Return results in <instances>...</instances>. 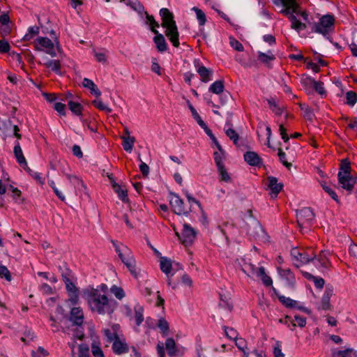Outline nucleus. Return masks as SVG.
<instances>
[{
	"label": "nucleus",
	"mask_w": 357,
	"mask_h": 357,
	"mask_svg": "<svg viewBox=\"0 0 357 357\" xmlns=\"http://www.w3.org/2000/svg\"><path fill=\"white\" fill-rule=\"evenodd\" d=\"M88 303L92 311L99 314H112L117 306V302L101 294L98 289H93L88 298Z\"/></svg>",
	"instance_id": "nucleus-1"
},
{
	"label": "nucleus",
	"mask_w": 357,
	"mask_h": 357,
	"mask_svg": "<svg viewBox=\"0 0 357 357\" xmlns=\"http://www.w3.org/2000/svg\"><path fill=\"white\" fill-rule=\"evenodd\" d=\"M160 15L162 18V26L166 29L165 35L172 43V45L178 47L179 43V33L174 19V15L169 11L168 8H161L160 10Z\"/></svg>",
	"instance_id": "nucleus-2"
},
{
	"label": "nucleus",
	"mask_w": 357,
	"mask_h": 357,
	"mask_svg": "<svg viewBox=\"0 0 357 357\" xmlns=\"http://www.w3.org/2000/svg\"><path fill=\"white\" fill-rule=\"evenodd\" d=\"M334 23L335 17L333 15H325L320 18L319 22L314 24L312 31L327 37L330 32L333 30Z\"/></svg>",
	"instance_id": "nucleus-3"
},
{
	"label": "nucleus",
	"mask_w": 357,
	"mask_h": 357,
	"mask_svg": "<svg viewBox=\"0 0 357 357\" xmlns=\"http://www.w3.org/2000/svg\"><path fill=\"white\" fill-rule=\"evenodd\" d=\"M297 222L300 227L309 229L314 219V213L310 207H305L296 212Z\"/></svg>",
	"instance_id": "nucleus-4"
},
{
	"label": "nucleus",
	"mask_w": 357,
	"mask_h": 357,
	"mask_svg": "<svg viewBox=\"0 0 357 357\" xmlns=\"http://www.w3.org/2000/svg\"><path fill=\"white\" fill-rule=\"evenodd\" d=\"M291 255L301 264H308L316 259L317 257V255L310 248L302 252L298 248H293L291 250Z\"/></svg>",
	"instance_id": "nucleus-5"
},
{
	"label": "nucleus",
	"mask_w": 357,
	"mask_h": 357,
	"mask_svg": "<svg viewBox=\"0 0 357 357\" xmlns=\"http://www.w3.org/2000/svg\"><path fill=\"white\" fill-rule=\"evenodd\" d=\"M170 195L171 199L169 204L173 211L178 215H188L191 211L190 207H185L183 199H181L177 194L171 192Z\"/></svg>",
	"instance_id": "nucleus-6"
},
{
	"label": "nucleus",
	"mask_w": 357,
	"mask_h": 357,
	"mask_svg": "<svg viewBox=\"0 0 357 357\" xmlns=\"http://www.w3.org/2000/svg\"><path fill=\"white\" fill-rule=\"evenodd\" d=\"M35 49L38 51H43L45 49V52L51 56L54 57L56 53L54 50V43L47 37H38L34 42Z\"/></svg>",
	"instance_id": "nucleus-7"
},
{
	"label": "nucleus",
	"mask_w": 357,
	"mask_h": 357,
	"mask_svg": "<svg viewBox=\"0 0 357 357\" xmlns=\"http://www.w3.org/2000/svg\"><path fill=\"white\" fill-rule=\"evenodd\" d=\"M176 236L185 245L191 244L195 238L196 232L195 229L189 225L185 223L182 230L181 235L176 232Z\"/></svg>",
	"instance_id": "nucleus-8"
},
{
	"label": "nucleus",
	"mask_w": 357,
	"mask_h": 357,
	"mask_svg": "<svg viewBox=\"0 0 357 357\" xmlns=\"http://www.w3.org/2000/svg\"><path fill=\"white\" fill-rule=\"evenodd\" d=\"M165 349H167L168 356L170 357H181L185 353V348L181 346H176L174 340L172 337H169L166 340Z\"/></svg>",
	"instance_id": "nucleus-9"
},
{
	"label": "nucleus",
	"mask_w": 357,
	"mask_h": 357,
	"mask_svg": "<svg viewBox=\"0 0 357 357\" xmlns=\"http://www.w3.org/2000/svg\"><path fill=\"white\" fill-rule=\"evenodd\" d=\"M338 183L341 188L351 193L356 184V179L353 178L351 174H344L341 172L337 174Z\"/></svg>",
	"instance_id": "nucleus-10"
},
{
	"label": "nucleus",
	"mask_w": 357,
	"mask_h": 357,
	"mask_svg": "<svg viewBox=\"0 0 357 357\" xmlns=\"http://www.w3.org/2000/svg\"><path fill=\"white\" fill-rule=\"evenodd\" d=\"M334 288L331 284H327L326 286L325 291L321 298V303L319 306L318 307V310H329L331 309V305L330 303V300L331 296L333 295Z\"/></svg>",
	"instance_id": "nucleus-11"
},
{
	"label": "nucleus",
	"mask_w": 357,
	"mask_h": 357,
	"mask_svg": "<svg viewBox=\"0 0 357 357\" xmlns=\"http://www.w3.org/2000/svg\"><path fill=\"white\" fill-rule=\"evenodd\" d=\"M66 290L69 295V301L72 304L75 305L79 299V290L71 280L64 282Z\"/></svg>",
	"instance_id": "nucleus-12"
},
{
	"label": "nucleus",
	"mask_w": 357,
	"mask_h": 357,
	"mask_svg": "<svg viewBox=\"0 0 357 357\" xmlns=\"http://www.w3.org/2000/svg\"><path fill=\"white\" fill-rule=\"evenodd\" d=\"M70 321L74 325L80 327L84 321V314L79 307H73L70 311Z\"/></svg>",
	"instance_id": "nucleus-13"
},
{
	"label": "nucleus",
	"mask_w": 357,
	"mask_h": 357,
	"mask_svg": "<svg viewBox=\"0 0 357 357\" xmlns=\"http://www.w3.org/2000/svg\"><path fill=\"white\" fill-rule=\"evenodd\" d=\"M268 186L271 190V195L274 197H277L279 192L282 190L283 185L282 183H278V178L274 176H269L268 178Z\"/></svg>",
	"instance_id": "nucleus-14"
},
{
	"label": "nucleus",
	"mask_w": 357,
	"mask_h": 357,
	"mask_svg": "<svg viewBox=\"0 0 357 357\" xmlns=\"http://www.w3.org/2000/svg\"><path fill=\"white\" fill-rule=\"evenodd\" d=\"M245 161L251 166H260L262 160L255 151H248L244 154Z\"/></svg>",
	"instance_id": "nucleus-15"
},
{
	"label": "nucleus",
	"mask_w": 357,
	"mask_h": 357,
	"mask_svg": "<svg viewBox=\"0 0 357 357\" xmlns=\"http://www.w3.org/2000/svg\"><path fill=\"white\" fill-rule=\"evenodd\" d=\"M112 350L115 354L121 355L128 353L129 351V347L126 342H122L119 338L114 341L112 344Z\"/></svg>",
	"instance_id": "nucleus-16"
},
{
	"label": "nucleus",
	"mask_w": 357,
	"mask_h": 357,
	"mask_svg": "<svg viewBox=\"0 0 357 357\" xmlns=\"http://www.w3.org/2000/svg\"><path fill=\"white\" fill-rule=\"evenodd\" d=\"M152 32L156 36L154 37L153 40L156 45L157 49L159 52H165L167 50V43L165 37L162 34L159 33L156 29H152Z\"/></svg>",
	"instance_id": "nucleus-17"
},
{
	"label": "nucleus",
	"mask_w": 357,
	"mask_h": 357,
	"mask_svg": "<svg viewBox=\"0 0 357 357\" xmlns=\"http://www.w3.org/2000/svg\"><path fill=\"white\" fill-rule=\"evenodd\" d=\"M278 272L280 277L285 280L289 286L293 287L295 284V278L289 268L283 269L282 268H278Z\"/></svg>",
	"instance_id": "nucleus-18"
},
{
	"label": "nucleus",
	"mask_w": 357,
	"mask_h": 357,
	"mask_svg": "<svg viewBox=\"0 0 357 357\" xmlns=\"http://www.w3.org/2000/svg\"><path fill=\"white\" fill-rule=\"evenodd\" d=\"M13 152L15 157L16 158V160L19 162V164L22 165L23 167H27L26 160L24 156L22 150L18 141H17L15 144Z\"/></svg>",
	"instance_id": "nucleus-19"
},
{
	"label": "nucleus",
	"mask_w": 357,
	"mask_h": 357,
	"mask_svg": "<svg viewBox=\"0 0 357 357\" xmlns=\"http://www.w3.org/2000/svg\"><path fill=\"white\" fill-rule=\"evenodd\" d=\"M197 72L203 82H209L211 77L213 75V70L203 66H199L197 69Z\"/></svg>",
	"instance_id": "nucleus-20"
},
{
	"label": "nucleus",
	"mask_w": 357,
	"mask_h": 357,
	"mask_svg": "<svg viewBox=\"0 0 357 357\" xmlns=\"http://www.w3.org/2000/svg\"><path fill=\"white\" fill-rule=\"evenodd\" d=\"M113 190L117 194L118 197L125 203L128 202L129 199L128 197V191L126 188L121 187L116 183L113 184Z\"/></svg>",
	"instance_id": "nucleus-21"
},
{
	"label": "nucleus",
	"mask_w": 357,
	"mask_h": 357,
	"mask_svg": "<svg viewBox=\"0 0 357 357\" xmlns=\"http://www.w3.org/2000/svg\"><path fill=\"white\" fill-rule=\"evenodd\" d=\"M124 264L126 266L130 273L135 278H137L139 272L137 271L135 260L134 259L132 255H128V259L124 261Z\"/></svg>",
	"instance_id": "nucleus-22"
},
{
	"label": "nucleus",
	"mask_w": 357,
	"mask_h": 357,
	"mask_svg": "<svg viewBox=\"0 0 357 357\" xmlns=\"http://www.w3.org/2000/svg\"><path fill=\"white\" fill-rule=\"evenodd\" d=\"M273 291L275 293V294L277 295L278 298V300L280 301V302L283 305H284L286 307H288V308H294L296 307H297V301H295V300H293L289 297H286L284 296H282V295H280L278 294L277 292H276V290L275 289L273 288Z\"/></svg>",
	"instance_id": "nucleus-23"
},
{
	"label": "nucleus",
	"mask_w": 357,
	"mask_h": 357,
	"mask_svg": "<svg viewBox=\"0 0 357 357\" xmlns=\"http://www.w3.org/2000/svg\"><path fill=\"white\" fill-rule=\"evenodd\" d=\"M256 275L257 277L260 278L262 280L264 284L266 287H269L272 285L273 281L272 279L266 275L265 272V268L263 266L259 267L256 272Z\"/></svg>",
	"instance_id": "nucleus-24"
},
{
	"label": "nucleus",
	"mask_w": 357,
	"mask_h": 357,
	"mask_svg": "<svg viewBox=\"0 0 357 357\" xmlns=\"http://www.w3.org/2000/svg\"><path fill=\"white\" fill-rule=\"evenodd\" d=\"M284 8H289L291 13L294 15H301L302 11L300 10V6L296 0H284L282 5Z\"/></svg>",
	"instance_id": "nucleus-25"
},
{
	"label": "nucleus",
	"mask_w": 357,
	"mask_h": 357,
	"mask_svg": "<svg viewBox=\"0 0 357 357\" xmlns=\"http://www.w3.org/2000/svg\"><path fill=\"white\" fill-rule=\"evenodd\" d=\"M82 84L85 88L90 89L91 93L96 97H99L101 95V91L98 89L92 80L88 78H84Z\"/></svg>",
	"instance_id": "nucleus-26"
},
{
	"label": "nucleus",
	"mask_w": 357,
	"mask_h": 357,
	"mask_svg": "<svg viewBox=\"0 0 357 357\" xmlns=\"http://www.w3.org/2000/svg\"><path fill=\"white\" fill-rule=\"evenodd\" d=\"M330 252L327 250H321L317 259L321 267L328 268L331 265V262L328 259Z\"/></svg>",
	"instance_id": "nucleus-27"
},
{
	"label": "nucleus",
	"mask_w": 357,
	"mask_h": 357,
	"mask_svg": "<svg viewBox=\"0 0 357 357\" xmlns=\"http://www.w3.org/2000/svg\"><path fill=\"white\" fill-rule=\"evenodd\" d=\"M160 267L161 271L168 275L172 268L171 260L168 259L165 257H161L160 260Z\"/></svg>",
	"instance_id": "nucleus-28"
},
{
	"label": "nucleus",
	"mask_w": 357,
	"mask_h": 357,
	"mask_svg": "<svg viewBox=\"0 0 357 357\" xmlns=\"http://www.w3.org/2000/svg\"><path fill=\"white\" fill-rule=\"evenodd\" d=\"M225 89L224 81L222 79L214 82L209 87V91L220 95L223 93Z\"/></svg>",
	"instance_id": "nucleus-29"
},
{
	"label": "nucleus",
	"mask_w": 357,
	"mask_h": 357,
	"mask_svg": "<svg viewBox=\"0 0 357 357\" xmlns=\"http://www.w3.org/2000/svg\"><path fill=\"white\" fill-rule=\"evenodd\" d=\"M122 146L124 150L128 153H131L133 149L135 138L134 137H121Z\"/></svg>",
	"instance_id": "nucleus-30"
},
{
	"label": "nucleus",
	"mask_w": 357,
	"mask_h": 357,
	"mask_svg": "<svg viewBox=\"0 0 357 357\" xmlns=\"http://www.w3.org/2000/svg\"><path fill=\"white\" fill-rule=\"evenodd\" d=\"M300 108L303 112L304 118L309 121H312L314 118L312 109L305 104H300Z\"/></svg>",
	"instance_id": "nucleus-31"
},
{
	"label": "nucleus",
	"mask_w": 357,
	"mask_h": 357,
	"mask_svg": "<svg viewBox=\"0 0 357 357\" xmlns=\"http://www.w3.org/2000/svg\"><path fill=\"white\" fill-rule=\"evenodd\" d=\"M186 102H187V105H188V107H189V109H190V112L192 113V115L193 118L196 120V121L197 122L199 126L201 128L205 126L206 123L202 119V118L200 117V116L199 115V114L197 113V112L196 111L195 107L192 105V104L190 103L189 100H186Z\"/></svg>",
	"instance_id": "nucleus-32"
},
{
	"label": "nucleus",
	"mask_w": 357,
	"mask_h": 357,
	"mask_svg": "<svg viewBox=\"0 0 357 357\" xmlns=\"http://www.w3.org/2000/svg\"><path fill=\"white\" fill-rule=\"evenodd\" d=\"M258 59L261 63L268 65L271 61H273L275 59V56L268 52V54H265L261 52H258Z\"/></svg>",
	"instance_id": "nucleus-33"
},
{
	"label": "nucleus",
	"mask_w": 357,
	"mask_h": 357,
	"mask_svg": "<svg viewBox=\"0 0 357 357\" xmlns=\"http://www.w3.org/2000/svg\"><path fill=\"white\" fill-rule=\"evenodd\" d=\"M59 268L63 282L71 280L73 278L72 271L65 264L62 266H60Z\"/></svg>",
	"instance_id": "nucleus-34"
},
{
	"label": "nucleus",
	"mask_w": 357,
	"mask_h": 357,
	"mask_svg": "<svg viewBox=\"0 0 357 357\" xmlns=\"http://www.w3.org/2000/svg\"><path fill=\"white\" fill-rule=\"evenodd\" d=\"M144 309L142 306L137 305L135 307V318L136 325L137 326H140V324L144 321V315H143Z\"/></svg>",
	"instance_id": "nucleus-35"
},
{
	"label": "nucleus",
	"mask_w": 357,
	"mask_h": 357,
	"mask_svg": "<svg viewBox=\"0 0 357 357\" xmlns=\"http://www.w3.org/2000/svg\"><path fill=\"white\" fill-rule=\"evenodd\" d=\"M68 105L69 107V109L73 114L77 116L82 115L83 107L80 103L70 100L68 102Z\"/></svg>",
	"instance_id": "nucleus-36"
},
{
	"label": "nucleus",
	"mask_w": 357,
	"mask_h": 357,
	"mask_svg": "<svg viewBox=\"0 0 357 357\" xmlns=\"http://www.w3.org/2000/svg\"><path fill=\"white\" fill-rule=\"evenodd\" d=\"M351 163L347 158L342 160L339 172L344 174H351Z\"/></svg>",
	"instance_id": "nucleus-37"
},
{
	"label": "nucleus",
	"mask_w": 357,
	"mask_h": 357,
	"mask_svg": "<svg viewBox=\"0 0 357 357\" xmlns=\"http://www.w3.org/2000/svg\"><path fill=\"white\" fill-rule=\"evenodd\" d=\"M157 326L160 328L163 336H167L169 334V324H168L167 321L165 320L164 318H160L158 320V323Z\"/></svg>",
	"instance_id": "nucleus-38"
},
{
	"label": "nucleus",
	"mask_w": 357,
	"mask_h": 357,
	"mask_svg": "<svg viewBox=\"0 0 357 357\" xmlns=\"http://www.w3.org/2000/svg\"><path fill=\"white\" fill-rule=\"evenodd\" d=\"M45 66L56 73H60L61 63L59 60H49L45 63Z\"/></svg>",
	"instance_id": "nucleus-39"
},
{
	"label": "nucleus",
	"mask_w": 357,
	"mask_h": 357,
	"mask_svg": "<svg viewBox=\"0 0 357 357\" xmlns=\"http://www.w3.org/2000/svg\"><path fill=\"white\" fill-rule=\"evenodd\" d=\"M346 103L350 106L353 107L357 102V93L353 91H349L346 93Z\"/></svg>",
	"instance_id": "nucleus-40"
},
{
	"label": "nucleus",
	"mask_w": 357,
	"mask_h": 357,
	"mask_svg": "<svg viewBox=\"0 0 357 357\" xmlns=\"http://www.w3.org/2000/svg\"><path fill=\"white\" fill-rule=\"evenodd\" d=\"M270 108L275 113V115L280 116L282 114V108H281L275 101L273 98H269L267 100Z\"/></svg>",
	"instance_id": "nucleus-41"
},
{
	"label": "nucleus",
	"mask_w": 357,
	"mask_h": 357,
	"mask_svg": "<svg viewBox=\"0 0 357 357\" xmlns=\"http://www.w3.org/2000/svg\"><path fill=\"white\" fill-rule=\"evenodd\" d=\"M196 13V17L197 20L199 21V24L200 26H204L206 22V17L205 13L199 8L197 7H193L192 8Z\"/></svg>",
	"instance_id": "nucleus-42"
},
{
	"label": "nucleus",
	"mask_w": 357,
	"mask_h": 357,
	"mask_svg": "<svg viewBox=\"0 0 357 357\" xmlns=\"http://www.w3.org/2000/svg\"><path fill=\"white\" fill-rule=\"evenodd\" d=\"M39 33V27L37 26H31L28 29V33H26L23 38V40L24 41H29L31 38H33V36L38 35Z\"/></svg>",
	"instance_id": "nucleus-43"
},
{
	"label": "nucleus",
	"mask_w": 357,
	"mask_h": 357,
	"mask_svg": "<svg viewBox=\"0 0 357 357\" xmlns=\"http://www.w3.org/2000/svg\"><path fill=\"white\" fill-rule=\"evenodd\" d=\"M13 123L10 119L6 121H0V130L2 131L3 138L6 139V132L12 128Z\"/></svg>",
	"instance_id": "nucleus-44"
},
{
	"label": "nucleus",
	"mask_w": 357,
	"mask_h": 357,
	"mask_svg": "<svg viewBox=\"0 0 357 357\" xmlns=\"http://www.w3.org/2000/svg\"><path fill=\"white\" fill-rule=\"evenodd\" d=\"M225 134L227 136L233 141L235 145L238 144V141L239 139V136L238 133L231 128H229L227 129L225 128Z\"/></svg>",
	"instance_id": "nucleus-45"
},
{
	"label": "nucleus",
	"mask_w": 357,
	"mask_h": 357,
	"mask_svg": "<svg viewBox=\"0 0 357 357\" xmlns=\"http://www.w3.org/2000/svg\"><path fill=\"white\" fill-rule=\"evenodd\" d=\"M353 351L352 349H347L345 350H333L332 351L333 357H351Z\"/></svg>",
	"instance_id": "nucleus-46"
},
{
	"label": "nucleus",
	"mask_w": 357,
	"mask_h": 357,
	"mask_svg": "<svg viewBox=\"0 0 357 357\" xmlns=\"http://www.w3.org/2000/svg\"><path fill=\"white\" fill-rule=\"evenodd\" d=\"M218 171L220 176V181L225 182H229L231 180L230 176L227 172V169L225 167V165L218 167Z\"/></svg>",
	"instance_id": "nucleus-47"
},
{
	"label": "nucleus",
	"mask_w": 357,
	"mask_h": 357,
	"mask_svg": "<svg viewBox=\"0 0 357 357\" xmlns=\"http://www.w3.org/2000/svg\"><path fill=\"white\" fill-rule=\"evenodd\" d=\"M92 104L98 109L104 111L108 114L111 113L112 111V109L105 105L101 100H95L92 102Z\"/></svg>",
	"instance_id": "nucleus-48"
},
{
	"label": "nucleus",
	"mask_w": 357,
	"mask_h": 357,
	"mask_svg": "<svg viewBox=\"0 0 357 357\" xmlns=\"http://www.w3.org/2000/svg\"><path fill=\"white\" fill-rule=\"evenodd\" d=\"M105 336L107 337V341L112 342L119 338L118 334L115 332H112L111 329L106 328L103 331Z\"/></svg>",
	"instance_id": "nucleus-49"
},
{
	"label": "nucleus",
	"mask_w": 357,
	"mask_h": 357,
	"mask_svg": "<svg viewBox=\"0 0 357 357\" xmlns=\"http://www.w3.org/2000/svg\"><path fill=\"white\" fill-rule=\"evenodd\" d=\"M91 352L94 357H105L102 350L95 342L91 344Z\"/></svg>",
	"instance_id": "nucleus-50"
},
{
	"label": "nucleus",
	"mask_w": 357,
	"mask_h": 357,
	"mask_svg": "<svg viewBox=\"0 0 357 357\" xmlns=\"http://www.w3.org/2000/svg\"><path fill=\"white\" fill-rule=\"evenodd\" d=\"M321 185L324 190L327 192L333 200L338 202V197L333 189L328 186L325 182L321 183Z\"/></svg>",
	"instance_id": "nucleus-51"
},
{
	"label": "nucleus",
	"mask_w": 357,
	"mask_h": 357,
	"mask_svg": "<svg viewBox=\"0 0 357 357\" xmlns=\"http://www.w3.org/2000/svg\"><path fill=\"white\" fill-rule=\"evenodd\" d=\"M111 292L114 294L116 298L121 300L125 296V293L121 287H119L116 285H113L111 289Z\"/></svg>",
	"instance_id": "nucleus-52"
},
{
	"label": "nucleus",
	"mask_w": 357,
	"mask_h": 357,
	"mask_svg": "<svg viewBox=\"0 0 357 357\" xmlns=\"http://www.w3.org/2000/svg\"><path fill=\"white\" fill-rule=\"evenodd\" d=\"M280 13L287 17L290 22H291V24L298 20L296 17L293 13H291V11L289 10V8H283L280 10Z\"/></svg>",
	"instance_id": "nucleus-53"
},
{
	"label": "nucleus",
	"mask_w": 357,
	"mask_h": 357,
	"mask_svg": "<svg viewBox=\"0 0 357 357\" xmlns=\"http://www.w3.org/2000/svg\"><path fill=\"white\" fill-rule=\"evenodd\" d=\"M278 155L279 157V160L282 163V165L285 166L287 168L290 169V167H291V163L287 162L286 153L282 150V149H278Z\"/></svg>",
	"instance_id": "nucleus-54"
},
{
	"label": "nucleus",
	"mask_w": 357,
	"mask_h": 357,
	"mask_svg": "<svg viewBox=\"0 0 357 357\" xmlns=\"http://www.w3.org/2000/svg\"><path fill=\"white\" fill-rule=\"evenodd\" d=\"M224 331L226 336L230 340H236L237 338L238 333L232 328L224 326Z\"/></svg>",
	"instance_id": "nucleus-55"
},
{
	"label": "nucleus",
	"mask_w": 357,
	"mask_h": 357,
	"mask_svg": "<svg viewBox=\"0 0 357 357\" xmlns=\"http://www.w3.org/2000/svg\"><path fill=\"white\" fill-rule=\"evenodd\" d=\"M225 153H225H222L220 151L214 152V153H213L214 161H215V163L217 167L224 165L223 158H224Z\"/></svg>",
	"instance_id": "nucleus-56"
},
{
	"label": "nucleus",
	"mask_w": 357,
	"mask_h": 357,
	"mask_svg": "<svg viewBox=\"0 0 357 357\" xmlns=\"http://www.w3.org/2000/svg\"><path fill=\"white\" fill-rule=\"evenodd\" d=\"M79 357H90L89 348L85 344H81L79 346Z\"/></svg>",
	"instance_id": "nucleus-57"
},
{
	"label": "nucleus",
	"mask_w": 357,
	"mask_h": 357,
	"mask_svg": "<svg viewBox=\"0 0 357 357\" xmlns=\"http://www.w3.org/2000/svg\"><path fill=\"white\" fill-rule=\"evenodd\" d=\"M229 43H230V45L234 50H236L238 52H243L244 50L243 45L233 37L229 38Z\"/></svg>",
	"instance_id": "nucleus-58"
},
{
	"label": "nucleus",
	"mask_w": 357,
	"mask_h": 357,
	"mask_svg": "<svg viewBox=\"0 0 357 357\" xmlns=\"http://www.w3.org/2000/svg\"><path fill=\"white\" fill-rule=\"evenodd\" d=\"M314 90L321 96H326V93L324 87V83L321 82L315 81L313 84Z\"/></svg>",
	"instance_id": "nucleus-59"
},
{
	"label": "nucleus",
	"mask_w": 357,
	"mask_h": 357,
	"mask_svg": "<svg viewBox=\"0 0 357 357\" xmlns=\"http://www.w3.org/2000/svg\"><path fill=\"white\" fill-rule=\"evenodd\" d=\"M67 178L72 182L75 185H81L83 188H86L82 180L74 175L66 174Z\"/></svg>",
	"instance_id": "nucleus-60"
},
{
	"label": "nucleus",
	"mask_w": 357,
	"mask_h": 357,
	"mask_svg": "<svg viewBox=\"0 0 357 357\" xmlns=\"http://www.w3.org/2000/svg\"><path fill=\"white\" fill-rule=\"evenodd\" d=\"M0 277L5 278L8 281L11 280V275L8 269L1 264H0Z\"/></svg>",
	"instance_id": "nucleus-61"
},
{
	"label": "nucleus",
	"mask_w": 357,
	"mask_h": 357,
	"mask_svg": "<svg viewBox=\"0 0 357 357\" xmlns=\"http://www.w3.org/2000/svg\"><path fill=\"white\" fill-rule=\"evenodd\" d=\"M301 82L302 85L304 87L308 88V87L313 86V84H314L315 80L310 77H305L301 78Z\"/></svg>",
	"instance_id": "nucleus-62"
},
{
	"label": "nucleus",
	"mask_w": 357,
	"mask_h": 357,
	"mask_svg": "<svg viewBox=\"0 0 357 357\" xmlns=\"http://www.w3.org/2000/svg\"><path fill=\"white\" fill-rule=\"evenodd\" d=\"M54 109L61 116L66 115V105L61 102H56Z\"/></svg>",
	"instance_id": "nucleus-63"
},
{
	"label": "nucleus",
	"mask_w": 357,
	"mask_h": 357,
	"mask_svg": "<svg viewBox=\"0 0 357 357\" xmlns=\"http://www.w3.org/2000/svg\"><path fill=\"white\" fill-rule=\"evenodd\" d=\"M273 353L274 357H284V354L282 351L279 342H276L275 346L273 348Z\"/></svg>",
	"instance_id": "nucleus-64"
}]
</instances>
